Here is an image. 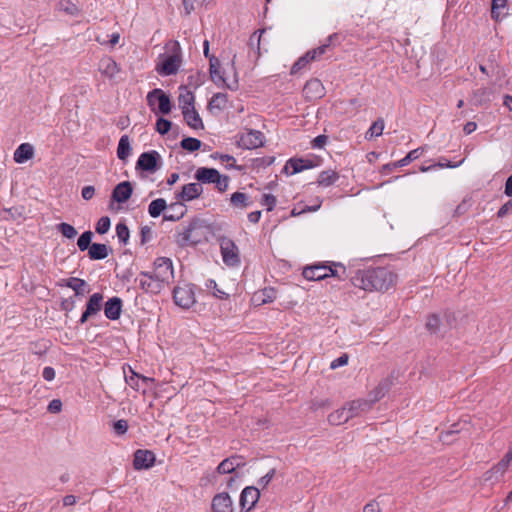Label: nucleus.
<instances>
[{"label":"nucleus","instance_id":"nucleus-27","mask_svg":"<svg viewBox=\"0 0 512 512\" xmlns=\"http://www.w3.org/2000/svg\"><path fill=\"white\" fill-rule=\"evenodd\" d=\"M423 151H424L423 148H416L414 150H411L404 158H402L392 164H388L384 168L391 169V168H396V167H404V166L408 165L410 162L418 159L421 156V154L423 153Z\"/></svg>","mask_w":512,"mask_h":512},{"label":"nucleus","instance_id":"nucleus-5","mask_svg":"<svg viewBox=\"0 0 512 512\" xmlns=\"http://www.w3.org/2000/svg\"><path fill=\"white\" fill-rule=\"evenodd\" d=\"M218 242L224 264L228 267L238 266L241 260L239 249L235 242L226 236H220Z\"/></svg>","mask_w":512,"mask_h":512},{"label":"nucleus","instance_id":"nucleus-52","mask_svg":"<svg viewBox=\"0 0 512 512\" xmlns=\"http://www.w3.org/2000/svg\"><path fill=\"white\" fill-rule=\"evenodd\" d=\"M171 128V122L165 118H159L156 121V130L159 134L165 135Z\"/></svg>","mask_w":512,"mask_h":512},{"label":"nucleus","instance_id":"nucleus-18","mask_svg":"<svg viewBox=\"0 0 512 512\" xmlns=\"http://www.w3.org/2000/svg\"><path fill=\"white\" fill-rule=\"evenodd\" d=\"M245 465L244 459L242 456L235 455L229 458L224 459L217 466V472L219 474H231L237 468L243 467Z\"/></svg>","mask_w":512,"mask_h":512},{"label":"nucleus","instance_id":"nucleus-60","mask_svg":"<svg viewBox=\"0 0 512 512\" xmlns=\"http://www.w3.org/2000/svg\"><path fill=\"white\" fill-rule=\"evenodd\" d=\"M47 410L50 412V413H59L61 412L62 410V402L61 400L59 399H53L48 407H47Z\"/></svg>","mask_w":512,"mask_h":512},{"label":"nucleus","instance_id":"nucleus-39","mask_svg":"<svg viewBox=\"0 0 512 512\" xmlns=\"http://www.w3.org/2000/svg\"><path fill=\"white\" fill-rule=\"evenodd\" d=\"M57 9L71 16H77L80 12L77 5L70 0H60L57 4Z\"/></svg>","mask_w":512,"mask_h":512},{"label":"nucleus","instance_id":"nucleus-58","mask_svg":"<svg viewBox=\"0 0 512 512\" xmlns=\"http://www.w3.org/2000/svg\"><path fill=\"white\" fill-rule=\"evenodd\" d=\"M327 136L325 135H318L317 137H315L312 142H311V146L313 149H321L325 146V144L327 143Z\"/></svg>","mask_w":512,"mask_h":512},{"label":"nucleus","instance_id":"nucleus-16","mask_svg":"<svg viewBox=\"0 0 512 512\" xmlns=\"http://www.w3.org/2000/svg\"><path fill=\"white\" fill-rule=\"evenodd\" d=\"M211 508L212 512H234L232 499L226 492L214 496Z\"/></svg>","mask_w":512,"mask_h":512},{"label":"nucleus","instance_id":"nucleus-43","mask_svg":"<svg viewBox=\"0 0 512 512\" xmlns=\"http://www.w3.org/2000/svg\"><path fill=\"white\" fill-rule=\"evenodd\" d=\"M195 97L192 92L186 91L185 93H181L179 96V105L183 111L190 109V107H194Z\"/></svg>","mask_w":512,"mask_h":512},{"label":"nucleus","instance_id":"nucleus-45","mask_svg":"<svg viewBox=\"0 0 512 512\" xmlns=\"http://www.w3.org/2000/svg\"><path fill=\"white\" fill-rule=\"evenodd\" d=\"M180 145L184 150L194 152L200 149L201 141L197 138L187 137L181 140Z\"/></svg>","mask_w":512,"mask_h":512},{"label":"nucleus","instance_id":"nucleus-28","mask_svg":"<svg viewBox=\"0 0 512 512\" xmlns=\"http://www.w3.org/2000/svg\"><path fill=\"white\" fill-rule=\"evenodd\" d=\"M392 386V381L389 378L383 379L378 386L371 392V399L369 401H373V404L379 401L381 398L385 396V394L390 390Z\"/></svg>","mask_w":512,"mask_h":512},{"label":"nucleus","instance_id":"nucleus-56","mask_svg":"<svg viewBox=\"0 0 512 512\" xmlns=\"http://www.w3.org/2000/svg\"><path fill=\"white\" fill-rule=\"evenodd\" d=\"M212 158L213 159H219L221 162L228 163V166H227L228 168H234L235 167L236 160L231 155L214 153V154H212Z\"/></svg>","mask_w":512,"mask_h":512},{"label":"nucleus","instance_id":"nucleus-40","mask_svg":"<svg viewBox=\"0 0 512 512\" xmlns=\"http://www.w3.org/2000/svg\"><path fill=\"white\" fill-rule=\"evenodd\" d=\"M443 324L439 317L435 314L430 315L426 321V328L432 334H439L445 332L443 329Z\"/></svg>","mask_w":512,"mask_h":512},{"label":"nucleus","instance_id":"nucleus-15","mask_svg":"<svg viewBox=\"0 0 512 512\" xmlns=\"http://www.w3.org/2000/svg\"><path fill=\"white\" fill-rule=\"evenodd\" d=\"M209 64H210V67H209L210 76L214 83L226 85L227 88H229L231 90H234L237 88V81H234V83L232 85L226 83L225 78L223 77L222 73L220 72V61L215 56L210 57Z\"/></svg>","mask_w":512,"mask_h":512},{"label":"nucleus","instance_id":"nucleus-1","mask_svg":"<svg viewBox=\"0 0 512 512\" xmlns=\"http://www.w3.org/2000/svg\"><path fill=\"white\" fill-rule=\"evenodd\" d=\"M174 279L172 260L167 257H158L153 262V270L142 271L135 279L139 287L150 294H159L165 286Z\"/></svg>","mask_w":512,"mask_h":512},{"label":"nucleus","instance_id":"nucleus-36","mask_svg":"<svg viewBox=\"0 0 512 512\" xmlns=\"http://www.w3.org/2000/svg\"><path fill=\"white\" fill-rule=\"evenodd\" d=\"M167 208V203L165 199L158 198L153 200L148 206V213L151 217L157 218L162 212Z\"/></svg>","mask_w":512,"mask_h":512},{"label":"nucleus","instance_id":"nucleus-11","mask_svg":"<svg viewBox=\"0 0 512 512\" xmlns=\"http://www.w3.org/2000/svg\"><path fill=\"white\" fill-rule=\"evenodd\" d=\"M260 497V491L257 487L248 486L244 488L240 495V506L247 511L251 510Z\"/></svg>","mask_w":512,"mask_h":512},{"label":"nucleus","instance_id":"nucleus-33","mask_svg":"<svg viewBox=\"0 0 512 512\" xmlns=\"http://www.w3.org/2000/svg\"><path fill=\"white\" fill-rule=\"evenodd\" d=\"M131 151H132V148L130 145V140H129L128 135H122L119 140L118 147H117V157L120 160L125 161L130 156Z\"/></svg>","mask_w":512,"mask_h":512},{"label":"nucleus","instance_id":"nucleus-64","mask_svg":"<svg viewBox=\"0 0 512 512\" xmlns=\"http://www.w3.org/2000/svg\"><path fill=\"white\" fill-rule=\"evenodd\" d=\"M363 512H381V509L379 504L373 501L364 506Z\"/></svg>","mask_w":512,"mask_h":512},{"label":"nucleus","instance_id":"nucleus-22","mask_svg":"<svg viewBox=\"0 0 512 512\" xmlns=\"http://www.w3.org/2000/svg\"><path fill=\"white\" fill-rule=\"evenodd\" d=\"M122 311V300L119 297L110 298L104 306V314L109 320L120 318Z\"/></svg>","mask_w":512,"mask_h":512},{"label":"nucleus","instance_id":"nucleus-63","mask_svg":"<svg viewBox=\"0 0 512 512\" xmlns=\"http://www.w3.org/2000/svg\"><path fill=\"white\" fill-rule=\"evenodd\" d=\"M512 462V447L507 451L504 457L499 461L501 465H503L506 469H508L510 463Z\"/></svg>","mask_w":512,"mask_h":512},{"label":"nucleus","instance_id":"nucleus-59","mask_svg":"<svg viewBox=\"0 0 512 512\" xmlns=\"http://www.w3.org/2000/svg\"><path fill=\"white\" fill-rule=\"evenodd\" d=\"M348 355L347 354H343L341 355L340 357L334 359L331 364H330V368L331 369H337L341 366H344L348 363Z\"/></svg>","mask_w":512,"mask_h":512},{"label":"nucleus","instance_id":"nucleus-29","mask_svg":"<svg viewBox=\"0 0 512 512\" xmlns=\"http://www.w3.org/2000/svg\"><path fill=\"white\" fill-rule=\"evenodd\" d=\"M339 174L335 170L322 171L317 179V183L321 187H329L337 182Z\"/></svg>","mask_w":512,"mask_h":512},{"label":"nucleus","instance_id":"nucleus-34","mask_svg":"<svg viewBox=\"0 0 512 512\" xmlns=\"http://www.w3.org/2000/svg\"><path fill=\"white\" fill-rule=\"evenodd\" d=\"M276 299V291L272 287H266L260 292L256 293L253 297L254 301L260 304L270 303Z\"/></svg>","mask_w":512,"mask_h":512},{"label":"nucleus","instance_id":"nucleus-46","mask_svg":"<svg viewBox=\"0 0 512 512\" xmlns=\"http://www.w3.org/2000/svg\"><path fill=\"white\" fill-rule=\"evenodd\" d=\"M93 233L91 231L83 232L77 240V246L81 251L89 250Z\"/></svg>","mask_w":512,"mask_h":512},{"label":"nucleus","instance_id":"nucleus-6","mask_svg":"<svg viewBox=\"0 0 512 512\" xmlns=\"http://www.w3.org/2000/svg\"><path fill=\"white\" fill-rule=\"evenodd\" d=\"M338 38V34L334 33V34H331L327 40H326V43L313 49V50H310L308 51L307 53H305L303 56H301L292 66L291 68V74H297L302 68H304L308 63H310L311 61H314L318 58H320V56H322L325 52H326V49L332 44V42Z\"/></svg>","mask_w":512,"mask_h":512},{"label":"nucleus","instance_id":"nucleus-8","mask_svg":"<svg viewBox=\"0 0 512 512\" xmlns=\"http://www.w3.org/2000/svg\"><path fill=\"white\" fill-rule=\"evenodd\" d=\"M173 299L177 306L189 309L196 302L193 285L176 286L173 289Z\"/></svg>","mask_w":512,"mask_h":512},{"label":"nucleus","instance_id":"nucleus-21","mask_svg":"<svg viewBox=\"0 0 512 512\" xmlns=\"http://www.w3.org/2000/svg\"><path fill=\"white\" fill-rule=\"evenodd\" d=\"M99 71L109 80H113L120 72V67L111 57H104L99 62Z\"/></svg>","mask_w":512,"mask_h":512},{"label":"nucleus","instance_id":"nucleus-4","mask_svg":"<svg viewBox=\"0 0 512 512\" xmlns=\"http://www.w3.org/2000/svg\"><path fill=\"white\" fill-rule=\"evenodd\" d=\"M303 277L309 281H320L328 277L344 281L349 277L347 268L340 262L317 263L303 269Z\"/></svg>","mask_w":512,"mask_h":512},{"label":"nucleus","instance_id":"nucleus-10","mask_svg":"<svg viewBox=\"0 0 512 512\" xmlns=\"http://www.w3.org/2000/svg\"><path fill=\"white\" fill-rule=\"evenodd\" d=\"M264 143V134L259 130L249 129L243 132L238 139V146L243 149H256Z\"/></svg>","mask_w":512,"mask_h":512},{"label":"nucleus","instance_id":"nucleus-24","mask_svg":"<svg viewBox=\"0 0 512 512\" xmlns=\"http://www.w3.org/2000/svg\"><path fill=\"white\" fill-rule=\"evenodd\" d=\"M220 172L215 168L200 167L196 170L195 179L203 184H214Z\"/></svg>","mask_w":512,"mask_h":512},{"label":"nucleus","instance_id":"nucleus-3","mask_svg":"<svg viewBox=\"0 0 512 512\" xmlns=\"http://www.w3.org/2000/svg\"><path fill=\"white\" fill-rule=\"evenodd\" d=\"M182 64V49L178 41L170 40L165 44V52L157 58L155 70L161 76L175 75Z\"/></svg>","mask_w":512,"mask_h":512},{"label":"nucleus","instance_id":"nucleus-41","mask_svg":"<svg viewBox=\"0 0 512 512\" xmlns=\"http://www.w3.org/2000/svg\"><path fill=\"white\" fill-rule=\"evenodd\" d=\"M384 127H385V124H384L383 119H378L370 126V128L368 129V131L365 134V138L367 140H370V139H373L374 137H378V136L382 135Z\"/></svg>","mask_w":512,"mask_h":512},{"label":"nucleus","instance_id":"nucleus-51","mask_svg":"<svg viewBox=\"0 0 512 512\" xmlns=\"http://www.w3.org/2000/svg\"><path fill=\"white\" fill-rule=\"evenodd\" d=\"M260 203L262 206L266 207L267 211H272L277 204V199L272 194H264Z\"/></svg>","mask_w":512,"mask_h":512},{"label":"nucleus","instance_id":"nucleus-26","mask_svg":"<svg viewBox=\"0 0 512 512\" xmlns=\"http://www.w3.org/2000/svg\"><path fill=\"white\" fill-rule=\"evenodd\" d=\"M185 122L192 129L198 130L203 129L204 125L199 113L196 111L195 107H190L182 112Z\"/></svg>","mask_w":512,"mask_h":512},{"label":"nucleus","instance_id":"nucleus-17","mask_svg":"<svg viewBox=\"0 0 512 512\" xmlns=\"http://www.w3.org/2000/svg\"><path fill=\"white\" fill-rule=\"evenodd\" d=\"M159 154L156 151H149L142 153L137 160V168L144 171L153 172L157 168V159Z\"/></svg>","mask_w":512,"mask_h":512},{"label":"nucleus","instance_id":"nucleus-7","mask_svg":"<svg viewBox=\"0 0 512 512\" xmlns=\"http://www.w3.org/2000/svg\"><path fill=\"white\" fill-rule=\"evenodd\" d=\"M200 229L201 225L198 220L191 221L183 231L177 234V244L181 247L198 244L201 241Z\"/></svg>","mask_w":512,"mask_h":512},{"label":"nucleus","instance_id":"nucleus-49","mask_svg":"<svg viewBox=\"0 0 512 512\" xmlns=\"http://www.w3.org/2000/svg\"><path fill=\"white\" fill-rule=\"evenodd\" d=\"M111 221L110 218L107 216L101 217L98 222L96 223V232L98 234H105L110 229Z\"/></svg>","mask_w":512,"mask_h":512},{"label":"nucleus","instance_id":"nucleus-32","mask_svg":"<svg viewBox=\"0 0 512 512\" xmlns=\"http://www.w3.org/2000/svg\"><path fill=\"white\" fill-rule=\"evenodd\" d=\"M350 419L349 412L347 411L346 406L335 410L328 416V422L332 425H341L346 423Z\"/></svg>","mask_w":512,"mask_h":512},{"label":"nucleus","instance_id":"nucleus-13","mask_svg":"<svg viewBox=\"0 0 512 512\" xmlns=\"http://www.w3.org/2000/svg\"><path fill=\"white\" fill-rule=\"evenodd\" d=\"M133 193L132 184L129 181H123L117 184L111 194V199L117 203H125L130 199Z\"/></svg>","mask_w":512,"mask_h":512},{"label":"nucleus","instance_id":"nucleus-20","mask_svg":"<svg viewBox=\"0 0 512 512\" xmlns=\"http://www.w3.org/2000/svg\"><path fill=\"white\" fill-rule=\"evenodd\" d=\"M203 192L200 183H188L182 187L181 192L177 194V199L181 201H192L198 198Z\"/></svg>","mask_w":512,"mask_h":512},{"label":"nucleus","instance_id":"nucleus-25","mask_svg":"<svg viewBox=\"0 0 512 512\" xmlns=\"http://www.w3.org/2000/svg\"><path fill=\"white\" fill-rule=\"evenodd\" d=\"M34 156V147L30 143L20 144L14 152L13 159L16 163L22 164Z\"/></svg>","mask_w":512,"mask_h":512},{"label":"nucleus","instance_id":"nucleus-54","mask_svg":"<svg viewBox=\"0 0 512 512\" xmlns=\"http://www.w3.org/2000/svg\"><path fill=\"white\" fill-rule=\"evenodd\" d=\"M128 427V422L125 419H119L113 423V431L117 435H124Z\"/></svg>","mask_w":512,"mask_h":512},{"label":"nucleus","instance_id":"nucleus-48","mask_svg":"<svg viewBox=\"0 0 512 512\" xmlns=\"http://www.w3.org/2000/svg\"><path fill=\"white\" fill-rule=\"evenodd\" d=\"M116 235L120 242L126 244L129 239V229L127 225L123 222H119L116 225Z\"/></svg>","mask_w":512,"mask_h":512},{"label":"nucleus","instance_id":"nucleus-42","mask_svg":"<svg viewBox=\"0 0 512 512\" xmlns=\"http://www.w3.org/2000/svg\"><path fill=\"white\" fill-rule=\"evenodd\" d=\"M66 286L71 288L76 295H83L85 293L84 287L86 282L83 279L71 277L67 280Z\"/></svg>","mask_w":512,"mask_h":512},{"label":"nucleus","instance_id":"nucleus-2","mask_svg":"<svg viewBox=\"0 0 512 512\" xmlns=\"http://www.w3.org/2000/svg\"><path fill=\"white\" fill-rule=\"evenodd\" d=\"M395 274L385 267L359 270L351 277L352 284L365 291H387L395 282Z\"/></svg>","mask_w":512,"mask_h":512},{"label":"nucleus","instance_id":"nucleus-9","mask_svg":"<svg viewBox=\"0 0 512 512\" xmlns=\"http://www.w3.org/2000/svg\"><path fill=\"white\" fill-rule=\"evenodd\" d=\"M147 103L151 109H154L156 102L158 103V110L162 114H168L171 111L170 98L159 88L150 91L147 94Z\"/></svg>","mask_w":512,"mask_h":512},{"label":"nucleus","instance_id":"nucleus-62","mask_svg":"<svg viewBox=\"0 0 512 512\" xmlns=\"http://www.w3.org/2000/svg\"><path fill=\"white\" fill-rule=\"evenodd\" d=\"M55 375H56V373H55L54 368L49 367V366L45 367V368L43 369V371H42V377H43L46 381H52V380H54Z\"/></svg>","mask_w":512,"mask_h":512},{"label":"nucleus","instance_id":"nucleus-44","mask_svg":"<svg viewBox=\"0 0 512 512\" xmlns=\"http://www.w3.org/2000/svg\"><path fill=\"white\" fill-rule=\"evenodd\" d=\"M228 102V95L225 93H216L210 100L209 105L212 108H217L219 110L225 109L226 104Z\"/></svg>","mask_w":512,"mask_h":512},{"label":"nucleus","instance_id":"nucleus-57","mask_svg":"<svg viewBox=\"0 0 512 512\" xmlns=\"http://www.w3.org/2000/svg\"><path fill=\"white\" fill-rule=\"evenodd\" d=\"M126 382L132 387V388H138V381L142 379L143 381L150 380L147 377H141L139 374L135 373L134 371H131L130 376L125 377Z\"/></svg>","mask_w":512,"mask_h":512},{"label":"nucleus","instance_id":"nucleus-47","mask_svg":"<svg viewBox=\"0 0 512 512\" xmlns=\"http://www.w3.org/2000/svg\"><path fill=\"white\" fill-rule=\"evenodd\" d=\"M57 230L66 238L72 239L77 235V230L68 223H60L57 225Z\"/></svg>","mask_w":512,"mask_h":512},{"label":"nucleus","instance_id":"nucleus-37","mask_svg":"<svg viewBox=\"0 0 512 512\" xmlns=\"http://www.w3.org/2000/svg\"><path fill=\"white\" fill-rule=\"evenodd\" d=\"M231 205L235 208L245 209L250 205L247 194L243 192H235L230 198Z\"/></svg>","mask_w":512,"mask_h":512},{"label":"nucleus","instance_id":"nucleus-12","mask_svg":"<svg viewBox=\"0 0 512 512\" xmlns=\"http://www.w3.org/2000/svg\"><path fill=\"white\" fill-rule=\"evenodd\" d=\"M345 406L351 419L368 412L373 406V401H369L368 399H357L346 403Z\"/></svg>","mask_w":512,"mask_h":512},{"label":"nucleus","instance_id":"nucleus-14","mask_svg":"<svg viewBox=\"0 0 512 512\" xmlns=\"http://www.w3.org/2000/svg\"><path fill=\"white\" fill-rule=\"evenodd\" d=\"M154 462L155 455L149 450H137L134 454L133 465L136 470L148 469Z\"/></svg>","mask_w":512,"mask_h":512},{"label":"nucleus","instance_id":"nucleus-50","mask_svg":"<svg viewBox=\"0 0 512 512\" xmlns=\"http://www.w3.org/2000/svg\"><path fill=\"white\" fill-rule=\"evenodd\" d=\"M507 0H492L491 16L498 20L500 18V9L506 7Z\"/></svg>","mask_w":512,"mask_h":512},{"label":"nucleus","instance_id":"nucleus-23","mask_svg":"<svg viewBox=\"0 0 512 512\" xmlns=\"http://www.w3.org/2000/svg\"><path fill=\"white\" fill-rule=\"evenodd\" d=\"M305 97L314 100L319 99L324 95V87L320 80L311 79L304 86Z\"/></svg>","mask_w":512,"mask_h":512},{"label":"nucleus","instance_id":"nucleus-31","mask_svg":"<svg viewBox=\"0 0 512 512\" xmlns=\"http://www.w3.org/2000/svg\"><path fill=\"white\" fill-rule=\"evenodd\" d=\"M108 254L109 252L106 244L93 243L88 250V255L91 260L105 259Z\"/></svg>","mask_w":512,"mask_h":512},{"label":"nucleus","instance_id":"nucleus-61","mask_svg":"<svg viewBox=\"0 0 512 512\" xmlns=\"http://www.w3.org/2000/svg\"><path fill=\"white\" fill-rule=\"evenodd\" d=\"M95 194V188L91 185L82 188L81 195L84 200H90Z\"/></svg>","mask_w":512,"mask_h":512},{"label":"nucleus","instance_id":"nucleus-30","mask_svg":"<svg viewBox=\"0 0 512 512\" xmlns=\"http://www.w3.org/2000/svg\"><path fill=\"white\" fill-rule=\"evenodd\" d=\"M169 210L172 212L170 214L164 215V220L167 221H178L180 220L186 213V207L181 202H175L169 205Z\"/></svg>","mask_w":512,"mask_h":512},{"label":"nucleus","instance_id":"nucleus-55","mask_svg":"<svg viewBox=\"0 0 512 512\" xmlns=\"http://www.w3.org/2000/svg\"><path fill=\"white\" fill-rule=\"evenodd\" d=\"M275 474H276L275 468L270 469L264 476H262L258 480V485L262 489L266 488L270 484V482L273 480V478L275 477Z\"/></svg>","mask_w":512,"mask_h":512},{"label":"nucleus","instance_id":"nucleus-38","mask_svg":"<svg viewBox=\"0 0 512 512\" xmlns=\"http://www.w3.org/2000/svg\"><path fill=\"white\" fill-rule=\"evenodd\" d=\"M288 167H291L292 168V174H296V173H299L305 169H308L310 167H312L311 165V161L309 160H304V159H290L287 164H286V169H288Z\"/></svg>","mask_w":512,"mask_h":512},{"label":"nucleus","instance_id":"nucleus-19","mask_svg":"<svg viewBox=\"0 0 512 512\" xmlns=\"http://www.w3.org/2000/svg\"><path fill=\"white\" fill-rule=\"evenodd\" d=\"M506 471L507 469L498 462L485 473H483L481 480L483 483L495 485L502 480Z\"/></svg>","mask_w":512,"mask_h":512},{"label":"nucleus","instance_id":"nucleus-35","mask_svg":"<svg viewBox=\"0 0 512 512\" xmlns=\"http://www.w3.org/2000/svg\"><path fill=\"white\" fill-rule=\"evenodd\" d=\"M103 295L101 293H94L90 296L86 310L93 315H97L102 309Z\"/></svg>","mask_w":512,"mask_h":512},{"label":"nucleus","instance_id":"nucleus-53","mask_svg":"<svg viewBox=\"0 0 512 512\" xmlns=\"http://www.w3.org/2000/svg\"><path fill=\"white\" fill-rule=\"evenodd\" d=\"M229 181L230 178L227 175L219 174L214 184L219 192H225L228 189Z\"/></svg>","mask_w":512,"mask_h":512}]
</instances>
